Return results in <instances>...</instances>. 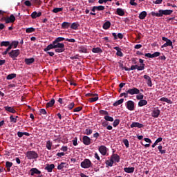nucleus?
Instances as JSON below:
<instances>
[{"label": "nucleus", "mask_w": 177, "mask_h": 177, "mask_svg": "<svg viewBox=\"0 0 177 177\" xmlns=\"http://www.w3.org/2000/svg\"><path fill=\"white\" fill-rule=\"evenodd\" d=\"M74 106H75V104H74V102H72L69 105L66 106V109H67V110H73V109H74Z\"/></svg>", "instance_id": "45"}, {"label": "nucleus", "mask_w": 177, "mask_h": 177, "mask_svg": "<svg viewBox=\"0 0 177 177\" xmlns=\"http://www.w3.org/2000/svg\"><path fill=\"white\" fill-rule=\"evenodd\" d=\"M62 41H66V39L64 37H57L53 41L55 45H57V44H63L60 43Z\"/></svg>", "instance_id": "24"}, {"label": "nucleus", "mask_w": 177, "mask_h": 177, "mask_svg": "<svg viewBox=\"0 0 177 177\" xmlns=\"http://www.w3.org/2000/svg\"><path fill=\"white\" fill-rule=\"evenodd\" d=\"M145 56L146 57H149L150 59H153V54L150 53H146L145 54Z\"/></svg>", "instance_id": "62"}, {"label": "nucleus", "mask_w": 177, "mask_h": 177, "mask_svg": "<svg viewBox=\"0 0 177 177\" xmlns=\"http://www.w3.org/2000/svg\"><path fill=\"white\" fill-rule=\"evenodd\" d=\"M123 143L127 148L129 147V141H128V139L123 140Z\"/></svg>", "instance_id": "54"}, {"label": "nucleus", "mask_w": 177, "mask_h": 177, "mask_svg": "<svg viewBox=\"0 0 177 177\" xmlns=\"http://www.w3.org/2000/svg\"><path fill=\"white\" fill-rule=\"evenodd\" d=\"M85 96L86 97H90L88 99V102H90V103H93V102H97V100H99V95L97 93H88L86 94Z\"/></svg>", "instance_id": "2"}, {"label": "nucleus", "mask_w": 177, "mask_h": 177, "mask_svg": "<svg viewBox=\"0 0 177 177\" xmlns=\"http://www.w3.org/2000/svg\"><path fill=\"white\" fill-rule=\"evenodd\" d=\"M41 16H42V12H37V11H34L31 14L32 19H37V17H41Z\"/></svg>", "instance_id": "17"}, {"label": "nucleus", "mask_w": 177, "mask_h": 177, "mask_svg": "<svg viewBox=\"0 0 177 177\" xmlns=\"http://www.w3.org/2000/svg\"><path fill=\"white\" fill-rule=\"evenodd\" d=\"M5 110H6L7 111H16V109H15L14 107H10V106H5L4 107Z\"/></svg>", "instance_id": "49"}, {"label": "nucleus", "mask_w": 177, "mask_h": 177, "mask_svg": "<svg viewBox=\"0 0 177 177\" xmlns=\"http://www.w3.org/2000/svg\"><path fill=\"white\" fill-rule=\"evenodd\" d=\"M31 175H34V174H36L37 175H40L41 174V171L38 170L37 169L32 168L31 169Z\"/></svg>", "instance_id": "29"}, {"label": "nucleus", "mask_w": 177, "mask_h": 177, "mask_svg": "<svg viewBox=\"0 0 177 177\" xmlns=\"http://www.w3.org/2000/svg\"><path fill=\"white\" fill-rule=\"evenodd\" d=\"M158 149L159 150V151L161 154H165V153H167V151L165 149H162V145H159L158 147Z\"/></svg>", "instance_id": "40"}, {"label": "nucleus", "mask_w": 177, "mask_h": 177, "mask_svg": "<svg viewBox=\"0 0 177 177\" xmlns=\"http://www.w3.org/2000/svg\"><path fill=\"white\" fill-rule=\"evenodd\" d=\"M11 46H14V49H16V48H17V46L19 45V42L17 41H13L11 44H10Z\"/></svg>", "instance_id": "50"}, {"label": "nucleus", "mask_w": 177, "mask_h": 177, "mask_svg": "<svg viewBox=\"0 0 177 177\" xmlns=\"http://www.w3.org/2000/svg\"><path fill=\"white\" fill-rule=\"evenodd\" d=\"M124 171L127 174H133L135 172V167H124Z\"/></svg>", "instance_id": "19"}, {"label": "nucleus", "mask_w": 177, "mask_h": 177, "mask_svg": "<svg viewBox=\"0 0 177 177\" xmlns=\"http://www.w3.org/2000/svg\"><path fill=\"white\" fill-rule=\"evenodd\" d=\"M174 13V10H159L158 12H151V15L152 16H156V17H162V15L168 16L169 15H172Z\"/></svg>", "instance_id": "1"}, {"label": "nucleus", "mask_w": 177, "mask_h": 177, "mask_svg": "<svg viewBox=\"0 0 177 177\" xmlns=\"http://www.w3.org/2000/svg\"><path fill=\"white\" fill-rule=\"evenodd\" d=\"M10 122H13L14 124H16L17 122V116L15 118L13 117V115H10Z\"/></svg>", "instance_id": "38"}, {"label": "nucleus", "mask_w": 177, "mask_h": 177, "mask_svg": "<svg viewBox=\"0 0 177 177\" xmlns=\"http://www.w3.org/2000/svg\"><path fill=\"white\" fill-rule=\"evenodd\" d=\"M55 99H51L46 105V109H49V107H53V106L55 104Z\"/></svg>", "instance_id": "25"}, {"label": "nucleus", "mask_w": 177, "mask_h": 177, "mask_svg": "<svg viewBox=\"0 0 177 177\" xmlns=\"http://www.w3.org/2000/svg\"><path fill=\"white\" fill-rule=\"evenodd\" d=\"M146 16H147V12L146 11H142L139 15V19L140 20H145L146 19Z\"/></svg>", "instance_id": "22"}, {"label": "nucleus", "mask_w": 177, "mask_h": 177, "mask_svg": "<svg viewBox=\"0 0 177 177\" xmlns=\"http://www.w3.org/2000/svg\"><path fill=\"white\" fill-rule=\"evenodd\" d=\"M72 142H73V146H77V145H78V143L77 142V138H75V139H73V140H72Z\"/></svg>", "instance_id": "64"}, {"label": "nucleus", "mask_w": 177, "mask_h": 177, "mask_svg": "<svg viewBox=\"0 0 177 177\" xmlns=\"http://www.w3.org/2000/svg\"><path fill=\"white\" fill-rule=\"evenodd\" d=\"M151 115L154 118H157V117H158V115H160V111H153L151 113Z\"/></svg>", "instance_id": "48"}, {"label": "nucleus", "mask_w": 177, "mask_h": 177, "mask_svg": "<svg viewBox=\"0 0 177 177\" xmlns=\"http://www.w3.org/2000/svg\"><path fill=\"white\" fill-rule=\"evenodd\" d=\"M32 3L35 6H39V5L41 3V0H32Z\"/></svg>", "instance_id": "36"}, {"label": "nucleus", "mask_w": 177, "mask_h": 177, "mask_svg": "<svg viewBox=\"0 0 177 177\" xmlns=\"http://www.w3.org/2000/svg\"><path fill=\"white\" fill-rule=\"evenodd\" d=\"M98 151L102 154V156H106L107 154V147L104 145H101L98 148Z\"/></svg>", "instance_id": "11"}, {"label": "nucleus", "mask_w": 177, "mask_h": 177, "mask_svg": "<svg viewBox=\"0 0 177 177\" xmlns=\"http://www.w3.org/2000/svg\"><path fill=\"white\" fill-rule=\"evenodd\" d=\"M119 124H120V120L118 119L115 120L113 123V127L115 128L116 127H118Z\"/></svg>", "instance_id": "51"}, {"label": "nucleus", "mask_w": 177, "mask_h": 177, "mask_svg": "<svg viewBox=\"0 0 177 177\" xmlns=\"http://www.w3.org/2000/svg\"><path fill=\"white\" fill-rule=\"evenodd\" d=\"M10 45V41H1L0 46H9Z\"/></svg>", "instance_id": "39"}, {"label": "nucleus", "mask_w": 177, "mask_h": 177, "mask_svg": "<svg viewBox=\"0 0 177 177\" xmlns=\"http://www.w3.org/2000/svg\"><path fill=\"white\" fill-rule=\"evenodd\" d=\"M56 46L57 47L55 50L56 53H62L64 52V50H65L64 44H56Z\"/></svg>", "instance_id": "7"}, {"label": "nucleus", "mask_w": 177, "mask_h": 177, "mask_svg": "<svg viewBox=\"0 0 177 177\" xmlns=\"http://www.w3.org/2000/svg\"><path fill=\"white\" fill-rule=\"evenodd\" d=\"M16 73H11L9 74L7 77H6V80H13V78H16Z\"/></svg>", "instance_id": "35"}, {"label": "nucleus", "mask_w": 177, "mask_h": 177, "mask_svg": "<svg viewBox=\"0 0 177 177\" xmlns=\"http://www.w3.org/2000/svg\"><path fill=\"white\" fill-rule=\"evenodd\" d=\"M168 21H171V24H177V19H175V17L169 18Z\"/></svg>", "instance_id": "47"}, {"label": "nucleus", "mask_w": 177, "mask_h": 177, "mask_svg": "<svg viewBox=\"0 0 177 177\" xmlns=\"http://www.w3.org/2000/svg\"><path fill=\"white\" fill-rule=\"evenodd\" d=\"M35 62V59L34 58H26L25 59V63L26 64H28V66H30V64H32Z\"/></svg>", "instance_id": "21"}, {"label": "nucleus", "mask_w": 177, "mask_h": 177, "mask_svg": "<svg viewBox=\"0 0 177 177\" xmlns=\"http://www.w3.org/2000/svg\"><path fill=\"white\" fill-rule=\"evenodd\" d=\"M145 97V95H143L142 93H139L136 95L137 100H143V98Z\"/></svg>", "instance_id": "41"}, {"label": "nucleus", "mask_w": 177, "mask_h": 177, "mask_svg": "<svg viewBox=\"0 0 177 177\" xmlns=\"http://www.w3.org/2000/svg\"><path fill=\"white\" fill-rule=\"evenodd\" d=\"M55 169V165L51 164V165H46L45 169L48 171V172H52L53 169Z\"/></svg>", "instance_id": "20"}, {"label": "nucleus", "mask_w": 177, "mask_h": 177, "mask_svg": "<svg viewBox=\"0 0 177 177\" xmlns=\"http://www.w3.org/2000/svg\"><path fill=\"white\" fill-rule=\"evenodd\" d=\"M82 110V106H77L73 109V111H81Z\"/></svg>", "instance_id": "63"}, {"label": "nucleus", "mask_w": 177, "mask_h": 177, "mask_svg": "<svg viewBox=\"0 0 177 177\" xmlns=\"http://www.w3.org/2000/svg\"><path fill=\"white\" fill-rule=\"evenodd\" d=\"M116 55L119 56L120 57H124V53H122V51H121V50L120 51H118L116 53Z\"/></svg>", "instance_id": "60"}, {"label": "nucleus", "mask_w": 177, "mask_h": 177, "mask_svg": "<svg viewBox=\"0 0 177 177\" xmlns=\"http://www.w3.org/2000/svg\"><path fill=\"white\" fill-rule=\"evenodd\" d=\"M162 41H165L166 43L161 46V48H167V46H171L172 49H174V45L172 44V41H171V39L165 37H162Z\"/></svg>", "instance_id": "5"}, {"label": "nucleus", "mask_w": 177, "mask_h": 177, "mask_svg": "<svg viewBox=\"0 0 177 177\" xmlns=\"http://www.w3.org/2000/svg\"><path fill=\"white\" fill-rule=\"evenodd\" d=\"M70 26H71L70 22H63L62 24V28L63 30H66V29L68 28V27H70Z\"/></svg>", "instance_id": "28"}, {"label": "nucleus", "mask_w": 177, "mask_h": 177, "mask_svg": "<svg viewBox=\"0 0 177 177\" xmlns=\"http://www.w3.org/2000/svg\"><path fill=\"white\" fill-rule=\"evenodd\" d=\"M127 93H129V95H139V93H140V91L138 88L134 87L127 90Z\"/></svg>", "instance_id": "10"}, {"label": "nucleus", "mask_w": 177, "mask_h": 177, "mask_svg": "<svg viewBox=\"0 0 177 177\" xmlns=\"http://www.w3.org/2000/svg\"><path fill=\"white\" fill-rule=\"evenodd\" d=\"M145 64H141V66H140L138 67V69H137V70H138V71H142V70H145Z\"/></svg>", "instance_id": "58"}, {"label": "nucleus", "mask_w": 177, "mask_h": 177, "mask_svg": "<svg viewBox=\"0 0 177 177\" xmlns=\"http://www.w3.org/2000/svg\"><path fill=\"white\" fill-rule=\"evenodd\" d=\"M111 159L113 162H120V156L118 154H112Z\"/></svg>", "instance_id": "16"}, {"label": "nucleus", "mask_w": 177, "mask_h": 177, "mask_svg": "<svg viewBox=\"0 0 177 177\" xmlns=\"http://www.w3.org/2000/svg\"><path fill=\"white\" fill-rule=\"evenodd\" d=\"M78 27H80V24L78 22H73L71 26L72 30H78Z\"/></svg>", "instance_id": "26"}, {"label": "nucleus", "mask_w": 177, "mask_h": 177, "mask_svg": "<svg viewBox=\"0 0 177 177\" xmlns=\"http://www.w3.org/2000/svg\"><path fill=\"white\" fill-rule=\"evenodd\" d=\"M56 44H54V41H53V44H49L47 46L46 48L44 49V52H48V50H50V49H56Z\"/></svg>", "instance_id": "12"}, {"label": "nucleus", "mask_w": 177, "mask_h": 177, "mask_svg": "<svg viewBox=\"0 0 177 177\" xmlns=\"http://www.w3.org/2000/svg\"><path fill=\"white\" fill-rule=\"evenodd\" d=\"M161 55V53L160 52H155L154 53L152 54V57H158V56H160Z\"/></svg>", "instance_id": "57"}, {"label": "nucleus", "mask_w": 177, "mask_h": 177, "mask_svg": "<svg viewBox=\"0 0 177 177\" xmlns=\"http://www.w3.org/2000/svg\"><path fill=\"white\" fill-rule=\"evenodd\" d=\"M28 160H35L38 158V153L35 151H29L26 153Z\"/></svg>", "instance_id": "3"}, {"label": "nucleus", "mask_w": 177, "mask_h": 177, "mask_svg": "<svg viewBox=\"0 0 177 177\" xmlns=\"http://www.w3.org/2000/svg\"><path fill=\"white\" fill-rule=\"evenodd\" d=\"M2 20H5L6 23L7 24H8V23H15V20H16V17H15V15H11L9 17L6 18V17H3Z\"/></svg>", "instance_id": "9"}, {"label": "nucleus", "mask_w": 177, "mask_h": 177, "mask_svg": "<svg viewBox=\"0 0 177 177\" xmlns=\"http://www.w3.org/2000/svg\"><path fill=\"white\" fill-rule=\"evenodd\" d=\"M80 165L82 168L86 169L92 167V162H91L89 159H84V161L81 162Z\"/></svg>", "instance_id": "4"}, {"label": "nucleus", "mask_w": 177, "mask_h": 177, "mask_svg": "<svg viewBox=\"0 0 177 177\" xmlns=\"http://www.w3.org/2000/svg\"><path fill=\"white\" fill-rule=\"evenodd\" d=\"M24 5H25L26 6L30 7V6H31L32 3H31V1H30L26 0V1H25V2H24Z\"/></svg>", "instance_id": "59"}, {"label": "nucleus", "mask_w": 177, "mask_h": 177, "mask_svg": "<svg viewBox=\"0 0 177 177\" xmlns=\"http://www.w3.org/2000/svg\"><path fill=\"white\" fill-rule=\"evenodd\" d=\"M64 165H66L65 162H61V164L57 166V169H63L64 168Z\"/></svg>", "instance_id": "53"}, {"label": "nucleus", "mask_w": 177, "mask_h": 177, "mask_svg": "<svg viewBox=\"0 0 177 177\" xmlns=\"http://www.w3.org/2000/svg\"><path fill=\"white\" fill-rule=\"evenodd\" d=\"M34 31H35V28H28L26 30V32H27V34L34 32Z\"/></svg>", "instance_id": "46"}, {"label": "nucleus", "mask_w": 177, "mask_h": 177, "mask_svg": "<svg viewBox=\"0 0 177 177\" xmlns=\"http://www.w3.org/2000/svg\"><path fill=\"white\" fill-rule=\"evenodd\" d=\"M110 27H111V23L109 21H106L102 26L104 30H109Z\"/></svg>", "instance_id": "23"}, {"label": "nucleus", "mask_w": 177, "mask_h": 177, "mask_svg": "<svg viewBox=\"0 0 177 177\" xmlns=\"http://www.w3.org/2000/svg\"><path fill=\"white\" fill-rule=\"evenodd\" d=\"M78 52H80V53H88V48H86V46H80L78 48Z\"/></svg>", "instance_id": "18"}, {"label": "nucleus", "mask_w": 177, "mask_h": 177, "mask_svg": "<svg viewBox=\"0 0 177 177\" xmlns=\"http://www.w3.org/2000/svg\"><path fill=\"white\" fill-rule=\"evenodd\" d=\"M131 128H143L145 126L143 124L139 123L138 122H133L131 125Z\"/></svg>", "instance_id": "13"}, {"label": "nucleus", "mask_w": 177, "mask_h": 177, "mask_svg": "<svg viewBox=\"0 0 177 177\" xmlns=\"http://www.w3.org/2000/svg\"><path fill=\"white\" fill-rule=\"evenodd\" d=\"M83 143L86 145V146H89V145H91V138L87 136H83Z\"/></svg>", "instance_id": "14"}, {"label": "nucleus", "mask_w": 177, "mask_h": 177, "mask_svg": "<svg viewBox=\"0 0 177 177\" xmlns=\"http://www.w3.org/2000/svg\"><path fill=\"white\" fill-rule=\"evenodd\" d=\"M104 118L106 121H110V122H113V121H114V118L109 115H105Z\"/></svg>", "instance_id": "44"}, {"label": "nucleus", "mask_w": 177, "mask_h": 177, "mask_svg": "<svg viewBox=\"0 0 177 177\" xmlns=\"http://www.w3.org/2000/svg\"><path fill=\"white\" fill-rule=\"evenodd\" d=\"M130 5L132 6H138V3L135 2V0H130Z\"/></svg>", "instance_id": "61"}, {"label": "nucleus", "mask_w": 177, "mask_h": 177, "mask_svg": "<svg viewBox=\"0 0 177 177\" xmlns=\"http://www.w3.org/2000/svg\"><path fill=\"white\" fill-rule=\"evenodd\" d=\"M95 9H97V10L100 11V10H104V6H95Z\"/></svg>", "instance_id": "55"}, {"label": "nucleus", "mask_w": 177, "mask_h": 177, "mask_svg": "<svg viewBox=\"0 0 177 177\" xmlns=\"http://www.w3.org/2000/svg\"><path fill=\"white\" fill-rule=\"evenodd\" d=\"M160 102H165L166 103H168L169 104H172V101L171 100H169L167 97H162L160 98Z\"/></svg>", "instance_id": "33"}, {"label": "nucleus", "mask_w": 177, "mask_h": 177, "mask_svg": "<svg viewBox=\"0 0 177 177\" xmlns=\"http://www.w3.org/2000/svg\"><path fill=\"white\" fill-rule=\"evenodd\" d=\"M145 80H147V84L148 86L152 87L153 86V83L151 82V77L147 75H144Z\"/></svg>", "instance_id": "15"}, {"label": "nucleus", "mask_w": 177, "mask_h": 177, "mask_svg": "<svg viewBox=\"0 0 177 177\" xmlns=\"http://www.w3.org/2000/svg\"><path fill=\"white\" fill-rule=\"evenodd\" d=\"M116 13L118 15V16H124L125 12H124V10L122 8H117Z\"/></svg>", "instance_id": "27"}, {"label": "nucleus", "mask_w": 177, "mask_h": 177, "mask_svg": "<svg viewBox=\"0 0 177 177\" xmlns=\"http://www.w3.org/2000/svg\"><path fill=\"white\" fill-rule=\"evenodd\" d=\"M124 103V98H121L120 100L116 101L115 102L113 103V106H120V104H122Z\"/></svg>", "instance_id": "34"}, {"label": "nucleus", "mask_w": 177, "mask_h": 177, "mask_svg": "<svg viewBox=\"0 0 177 177\" xmlns=\"http://www.w3.org/2000/svg\"><path fill=\"white\" fill-rule=\"evenodd\" d=\"M146 104H147L146 100H140L138 102L139 107H142V106H146Z\"/></svg>", "instance_id": "32"}, {"label": "nucleus", "mask_w": 177, "mask_h": 177, "mask_svg": "<svg viewBox=\"0 0 177 177\" xmlns=\"http://www.w3.org/2000/svg\"><path fill=\"white\" fill-rule=\"evenodd\" d=\"M46 147L48 150L52 149V142H50V140L46 142Z\"/></svg>", "instance_id": "37"}, {"label": "nucleus", "mask_w": 177, "mask_h": 177, "mask_svg": "<svg viewBox=\"0 0 177 177\" xmlns=\"http://www.w3.org/2000/svg\"><path fill=\"white\" fill-rule=\"evenodd\" d=\"M128 95H129V93H128V91H127L125 93H120V97H122V96H124V97H128Z\"/></svg>", "instance_id": "56"}, {"label": "nucleus", "mask_w": 177, "mask_h": 177, "mask_svg": "<svg viewBox=\"0 0 177 177\" xmlns=\"http://www.w3.org/2000/svg\"><path fill=\"white\" fill-rule=\"evenodd\" d=\"M8 55L11 59H13L14 60H16V57L20 55V50H12L10 53H8Z\"/></svg>", "instance_id": "6"}, {"label": "nucleus", "mask_w": 177, "mask_h": 177, "mask_svg": "<svg viewBox=\"0 0 177 177\" xmlns=\"http://www.w3.org/2000/svg\"><path fill=\"white\" fill-rule=\"evenodd\" d=\"M13 165L12 162L7 161L6 162V167L7 168L8 172H10V167Z\"/></svg>", "instance_id": "31"}, {"label": "nucleus", "mask_w": 177, "mask_h": 177, "mask_svg": "<svg viewBox=\"0 0 177 177\" xmlns=\"http://www.w3.org/2000/svg\"><path fill=\"white\" fill-rule=\"evenodd\" d=\"M53 13H59V12H63V8H55L53 10Z\"/></svg>", "instance_id": "43"}, {"label": "nucleus", "mask_w": 177, "mask_h": 177, "mask_svg": "<svg viewBox=\"0 0 177 177\" xmlns=\"http://www.w3.org/2000/svg\"><path fill=\"white\" fill-rule=\"evenodd\" d=\"M126 107L130 111H133L135 110V102L132 100H129L126 104Z\"/></svg>", "instance_id": "8"}, {"label": "nucleus", "mask_w": 177, "mask_h": 177, "mask_svg": "<svg viewBox=\"0 0 177 177\" xmlns=\"http://www.w3.org/2000/svg\"><path fill=\"white\" fill-rule=\"evenodd\" d=\"M103 51L102 50V48L97 47V48H93L92 49V53H102Z\"/></svg>", "instance_id": "30"}, {"label": "nucleus", "mask_w": 177, "mask_h": 177, "mask_svg": "<svg viewBox=\"0 0 177 177\" xmlns=\"http://www.w3.org/2000/svg\"><path fill=\"white\" fill-rule=\"evenodd\" d=\"M106 165H107L108 167H113V164H114V162L111 160V158L110 159V160H106L105 162Z\"/></svg>", "instance_id": "42"}, {"label": "nucleus", "mask_w": 177, "mask_h": 177, "mask_svg": "<svg viewBox=\"0 0 177 177\" xmlns=\"http://www.w3.org/2000/svg\"><path fill=\"white\" fill-rule=\"evenodd\" d=\"M92 129H86L85 131H84V135H92Z\"/></svg>", "instance_id": "52"}]
</instances>
